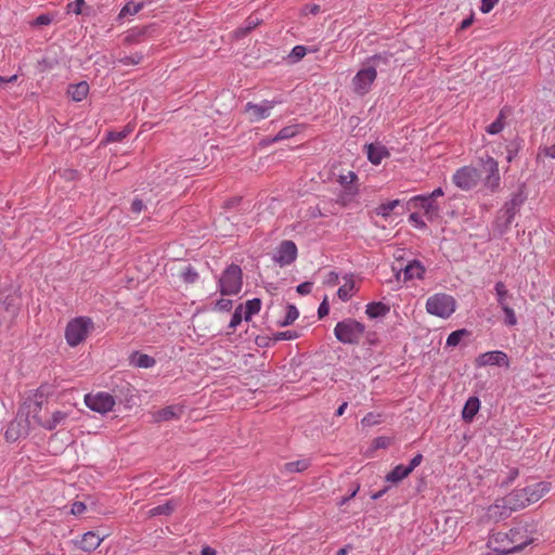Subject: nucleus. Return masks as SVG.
Segmentation results:
<instances>
[{"label": "nucleus", "mask_w": 555, "mask_h": 555, "mask_svg": "<svg viewBox=\"0 0 555 555\" xmlns=\"http://www.w3.org/2000/svg\"><path fill=\"white\" fill-rule=\"evenodd\" d=\"M68 95L76 102L85 100L89 93V85L86 81L69 86Z\"/></svg>", "instance_id": "25"}, {"label": "nucleus", "mask_w": 555, "mask_h": 555, "mask_svg": "<svg viewBox=\"0 0 555 555\" xmlns=\"http://www.w3.org/2000/svg\"><path fill=\"white\" fill-rule=\"evenodd\" d=\"M244 309V319L245 321H249L253 315L257 314L261 309V300L259 298H254L247 300L245 305H243Z\"/></svg>", "instance_id": "30"}, {"label": "nucleus", "mask_w": 555, "mask_h": 555, "mask_svg": "<svg viewBox=\"0 0 555 555\" xmlns=\"http://www.w3.org/2000/svg\"><path fill=\"white\" fill-rule=\"evenodd\" d=\"M501 308L505 313V324L508 326H515L517 324V318L511 305L504 304V306H501Z\"/></svg>", "instance_id": "40"}, {"label": "nucleus", "mask_w": 555, "mask_h": 555, "mask_svg": "<svg viewBox=\"0 0 555 555\" xmlns=\"http://www.w3.org/2000/svg\"><path fill=\"white\" fill-rule=\"evenodd\" d=\"M92 326L93 323L89 318L80 317L72 320L65 331L67 344L72 347L79 345L85 340Z\"/></svg>", "instance_id": "6"}, {"label": "nucleus", "mask_w": 555, "mask_h": 555, "mask_svg": "<svg viewBox=\"0 0 555 555\" xmlns=\"http://www.w3.org/2000/svg\"><path fill=\"white\" fill-rule=\"evenodd\" d=\"M28 427L23 424V420L17 418L16 423H12L5 431L8 440H16L21 436H27L29 434Z\"/></svg>", "instance_id": "24"}, {"label": "nucleus", "mask_w": 555, "mask_h": 555, "mask_svg": "<svg viewBox=\"0 0 555 555\" xmlns=\"http://www.w3.org/2000/svg\"><path fill=\"white\" fill-rule=\"evenodd\" d=\"M473 21H474V16L470 15L466 18H464L461 24H460V29H466L468 28L472 24H473Z\"/></svg>", "instance_id": "61"}, {"label": "nucleus", "mask_w": 555, "mask_h": 555, "mask_svg": "<svg viewBox=\"0 0 555 555\" xmlns=\"http://www.w3.org/2000/svg\"><path fill=\"white\" fill-rule=\"evenodd\" d=\"M399 271H403L404 278H424L425 267L418 260L409 261L404 267H400Z\"/></svg>", "instance_id": "22"}, {"label": "nucleus", "mask_w": 555, "mask_h": 555, "mask_svg": "<svg viewBox=\"0 0 555 555\" xmlns=\"http://www.w3.org/2000/svg\"><path fill=\"white\" fill-rule=\"evenodd\" d=\"M480 180V173L477 168L472 166H463L459 168L453 177V183L463 191L474 189Z\"/></svg>", "instance_id": "10"}, {"label": "nucleus", "mask_w": 555, "mask_h": 555, "mask_svg": "<svg viewBox=\"0 0 555 555\" xmlns=\"http://www.w3.org/2000/svg\"><path fill=\"white\" fill-rule=\"evenodd\" d=\"M353 291L354 284L353 281L351 280L350 283H346L345 285L338 288L337 295L343 301H347L352 297Z\"/></svg>", "instance_id": "38"}, {"label": "nucleus", "mask_w": 555, "mask_h": 555, "mask_svg": "<svg viewBox=\"0 0 555 555\" xmlns=\"http://www.w3.org/2000/svg\"><path fill=\"white\" fill-rule=\"evenodd\" d=\"M309 466L310 462L308 460H297L286 463L284 465V470L288 473H300L306 470Z\"/></svg>", "instance_id": "33"}, {"label": "nucleus", "mask_w": 555, "mask_h": 555, "mask_svg": "<svg viewBox=\"0 0 555 555\" xmlns=\"http://www.w3.org/2000/svg\"><path fill=\"white\" fill-rule=\"evenodd\" d=\"M391 441L392 440L389 437H384V436L377 437L373 441V447L375 449H386L391 444Z\"/></svg>", "instance_id": "47"}, {"label": "nucleus", "mask_w": 555, "mask_h": 555, "mask_svg": "<svg viewBox=\"0 0 555 555\" xmlns=\"http://www.w3.org/2000/svg\"><path fill=\"white\" fill-rule=\"evenodd\" d=\"M216 307L220 311H228L232 307V301L229 299H220L217 301Z\"/></svg>", "instance_id": "54"}, {"label": "nucleus", "mask_w": 555, "mask_h": 555, "mask_svg": "<svg viewBox=\"0 0 555 555\" xmlns=\"http://www.w3.org/2000/svg\"><path fill=\"white\" fill-rule=\"evenodd\" d=\"M86 511V505L82 502H74L72 504L70 513L73 515H81Z\"/></svg>", "instance_id": "53"}, {"label": "nucleus", "mask_w": 555, "mask_h": 555, "mask_svg": "<svg viewBox=\"0 0 555 555\" xmlns=\"http://www.w3.org/2000/svg\"><path fill=\"white\" fill-rule=\"evenodd\" d=\"M18 418L23 420L25 426L28 427V429L30 430L36 426L43 428V424L47 417L42 415L41 402L31 401L25 404V406H23V409L18 413Z\"/></svg>", "instance_id": "8"}, {"label": "nucleus", "mask_w": 555, "mask_h": 555, "mask_svg": "<svg viewBox=\"0 0 555 555\" xmlns=\"http://www.w3.org/2000/svg\"><path fill=\"white\" fill-rule=\"evenodd\" d=\"M469 335V332L465 328H461L457 331L452 332L448 338H447V347H456L463 337H466Z\"/></svg>", "instance_id": "35"}, {"label": "nucleus", "mask_w": 555, "mask_h": 555, "mask_svg": "<svg viewBox=\"0 0 555 555\" xmlns=\"http://www.w3.org/2000/svg\"><path fill=\"white\" fill-rule=\"evenodd\" d=\"M328 312H330V307H328L326 299H324L318 309L319 318L322 319V318L326 317L328 314Z\"/></svg>", "instance_id": "55"}, {"label": "nucleus", "mask_w": 555, "mask_h": 555, "mask_svg": "<svg viewBox=\"0 0 555 555\" xmlns=\"http://www.w3.org/2000/svg\"><path fill=\"white\" fill-rule=\"evenodd\" d=\"M221 278H242V269L237 264H230L228 266Z\"/></svg>", "instance_id": "44"}, {"label": "nucleus", "mask_w": 555, "mask_h": 555, "mask_svg": "<svg viewBox=\"0 0 555 555\" xmlns=\"http://www.w3.org/2000/svg\"><path fill=\"white\" fill-rule=\"evenodd\" d=\"M358 179V176L354 171H348L346 175H339L338 182L341 186H344L348 194L354 195L358 192L356 186H350Z\"/></svg>", "instance_id": "28"}, {"label": "nucleus", "mask_w": 555, "mask_h": 555, "mask_svg": "<svg viewBox=\"0 0 555 555\" xmlns=\"http://www.w3.org/2000/svg\"><path fill=\"white\" fill-rule=\"evenodd\" d=\"M514 512L511 505L507 503L506 496H502L496 499L491 505L487 507L483 518L486 521L498 522L508 518Z\"/></svg>", "instance_id": "13"}, {"label": "nucleus", "mask_w": 555, "mask_h": 555, "mask_svg": "<svg viewBox=\"0 0 555 555\" xmlns=\"http://www.w3.org/2000/svg\"><path fill=\"white\" fill-rule=\"evenodd\" d=\"M307 53V49L306 47L304 46H295L293 49H292V52L289 54V56L294 60V61H299L301 60Z\"/></svg>", "instance_id": "46"}, {"label": "nucleus", "mask_w": 555, "mask_h": 555, "mask_svg": "<svg viewBox=\"0 0 555 555\" xmlns=\"http://www.w3.org/2000/svg\"><path fill=\"white\" fill-rule=\"evenodd\" d=\"M521 203L522 199L519 198V196L515 195L504 204L501 210L502 216L499 217V219H504L503 229L501 230V232H505L509 228Z\"/></svg>", "instance_id": "18"}, {"label": "nucleus", "mask_w": 555, "mask_h": 555, "mask_svg": "<svg viewBox=\"0 0 555 555\" xmlns=\"http://www.w3.org/2000/svg\"><path fill=\"white\" fill-rule=\"evenodd\" d=\"M365 326L354 319L340 321L334 327V335L343 344L357 345L361 341Z\"/></svg>", "instance_id": "4"}, {"label": "nucleus", "mask_w": 555, "mask_h": 555, "mask_svg": "<svg viewBox=\"0 0 555 555\" xmlns=\"http://www.w3.org/2000/svg\"><path fill=\"white\" fill-rule=\"evenodd\" d=\"M311 289H312V283L308 282V281L297 286V292L301 295L309 294L311 292Z\"/></svg>", "instance_id": "56"}, {"label": "nucleus", "mask_w": 555, "mask_h": 555, "mask_svg": "<svg viewBox=\"0 0 555 555\" xmlns=\"http://www.w3.org/2000/svg\"><path fill=\"white\" fill-rule=\"evenodd\" d=\"M423 461V455L422 454H416L410 462V465L408 466V468H411V473L422 463Z\"/></svg>", "instance_id": "58"}, {"label": "nucleus", "mask_w": 555, "mask_h": 555, "mask_svg": "<svg viewBox=\"0 0 555 555\" xmlns=\"http://www.w3.org/2000/svg\"><path fill=\"white\" fill-rule=\"evenodd\" d=\"M499 0H481L480 11L483 14L491 12V10L495 7Z\"/></svg>", "instance_id": "50"}, {"label": "nucleus", "mask_w": 555, "mask_h": 555, "mask_svg": "<svg viewBox=\"0 0 555 555\" xmlns=\"http://www.w3.org/2000/svg\"><path fill=\"white\" fill-rule=\"evenodd\" d=\"M390 54H374L366 65L361 68L352 78L351 86L356 94L363 96L367 94L377 77V67L379 64H388Z\"/></svg>", "instance_id": "3"}, {"label": "nucleus", "mask_w": 555, "mask_h": 555, "mask_svg": "<svg viewBox=\"0 0 555 555\" xmlns=\"http://www.w3.org/2000/svg\"><path fill=\"white\" fill-rule=\"evenodd\" d=\"M380 422V415L378 414H373V413H367L361 421L362 425L364 426H374V425H377L379 424Z\"/></svg>", "instance_id": "45"}, {"label": "nucleus", "mask_w": 555, "mask_h": 555, "mask_svg": "<svg viewBox=\"0 0 555 555\" xmlns=\"http://www.w3.org/2000/svg\"><path fill=\"white\" fill-rule=\"evenodd\" d=\"M552 489V483L547 481H540L524 488H518L506 494L507 503L511 505L513 512H518L527 506L538 502Z\"/></svg>", "instance_id": "2"}, {"label": "nucleus", "mask_w": 555, "mask_h": 555, "mask_svg": "<svg viewBox=\"0 0 555 555\" xmlns=\"http://www.w3.org/2000/svg\"><path fill=\"white\" fill-rule=\"evenodd\" d=\"M408 209L411 208H417L422 209L424 211L425 217L433 221L435 218L439 216L440 207L436 203V201H433L430 197H428L425 194L415 195L409 199L406 203Z\"/></svg>", "instance_id": "12"}, {"label": "nucleus", "mask_w": 555, "mask_h": 555, "mask_svg": "<svg viewBox=\"0 0 555 555\" xmlns=\"http://www.w3.org/2000/svg\"><path fill=\"white\" fill-rule=\"evenodd\" d=\"M283 102L284 100L281 96H276L272 100H263L260 103L247 102L245 105V112L250 114L251 121H260L268 118L271 111Z\"/></svg>", "instance_id": "9"}, {"label": "nucleus", "mask_w": 555, "mask_h": 555, "mask_svg": "<svg viewBox=\"0 0 555 555\" xmlns=\"http://www.w3.org/2000/svg\"><path fill=\"white\" fill-rule=\"evenodd\" d=\"M201 555H216V551L209 546L203 547Z\"/></svg>", "instance_id": "63"}, {"label": "nucleus", "mask_w": 555, "mask_h": 555, "mask_svg": "<svg viewBox=\"0 0 555 555\" xmlns=\"http://www.w3.org/2000/svg\"><path fill=\"white\" fill-rule=\"evenodd\" d=\"M480 165L486 173L483 186L490 192H496L501 184L499 163L492 156L487 155L480 158Z\"/></svg>", "instance_id": "7"}, {"label": "nucleus", "mask_w": 555, "mask_h": 555, "mask_svg": "<svg viewBox=\"0 0 555 555\" xmlns=\"http://www.w3.org/2000/svg\"><path fill=\"white\" fill-rule=\"evenodd\" d=\"M495 292L500 306H504V304H509V299L512 298V296L508 294V291L506 289L504 283L499 282L495 285Z\"/></svg>", "instance_id": "37"}, {"label": "nucleus", "mask_w": 555, "mask_h": 555, "mask_svg": "<svg viewBox=\"0 0 555 555\" xmlns=\"http://www.w3.org/2000/svg\"><path fill=\"white\" fill-rule=\"evenodd\" d=\"M455 299L443 293L435 294L426 301V311L441 319H448L455 311Z\"/></svg>", "instance_id": "5"}, {"label": "nucleus", "mask_w": 555, "mask_h": 555, "mask_svg": "<svg viewBox=\"0 0 555 555\" xmlns=\"http://www.w3.org/2000/svg\"><path fill=\"white\" fill-rule=\"evenodd\" d=\"M443 190L441 188L435 189L431 193L426 194L428 197H430L433 201H436L437 197L442 196Z\"/></svg>", "instance_id": "60"}, {"label": "nucleus", "mask_w": 555, "mask_h": 555, "mask_svg": "<svg viewBox=\"0 0 555 555\" xmlns=\"http://www.w3.org/2000/svg\"><path fill=\"white\" fill-rule=\"evenodd\" d=\"M476 365L487 366V365H498V366H509V360L505 352L500 350L488 351L481 353L475 361Z\"/></svg>", "instance_id": "16"}, {"label": "nucleus", "mask_w": 555, "mask_h": 555, "mask_svg": "<svg viewBox=\"0 0 555 555\" xmlns=\"http://www.w3.org/2000/svg\"><path fill=\"white\" fill-rule=\"evenodd\" d=\"M70 411L55 410L51 412V415L46 418L43 428L47 430H53L57 426L65 425L69 418Z\"/></svg>", "instance_id": "20"}, {"label": "nucleus", "mask_w": 555, "mask_h": 555, "mask_svg": "<svg viewBox=\"0 0 555 555\" xmlns=\"http://www.w3.org/2000/svg\"><path fill=\"white\" fill-rule=\"evenodd\" d=\"M133 130V126L131 125H128L127 127H125L124 130L121 131H111L108 133V141H112V142H118V141H121L122 139H125L126 137L129 135L130 132H132Z\"/></svg>", "instance_id": "39"}, {"label": "nucleus", "mask_w": 555, "mask_h": 555, "mask_svg": "<svg viewBox=\"0 0 555 555\" xmlns=\"http://www.w3.org/2000/svg\"><path fill=\"white\" fill-rule=\"evenodd\" d=\"M543 153L545 156H547L550 158H555V143L551 146L544 147Z\"/></svg>", "instance_id": "59"}, {"label": "nucleus", "mask_w": 555, "mask_h": 555, "mask_svg": "<svg viewBox=\"0 0 555 555\" xmlns=\"http://www.w3.org/2000/svg\"><path fill=\"white\" fill-rule=\"evenodd\" d=\"M363 151L367 160L374 166L380 165L384 159L390 157L389 149L380 141L364 144Z\"/></svg>", "instance_id": "15"}, {"label": "nucleus", "mask_w": 555, "mask_h": 555, "mask_svg": "<svg viewBox=\"0 0 555 555\" xmlns=\"http://www.w3.org/2000/svg\"><path fill=\"white\" fill-rule=\"evenodd\" d=\"M83 7H85V0H75L74 2H70L67 5V10H68V12L79 15V14H81Z\"/></svg>", "instance_id": "48"}, {"label": "nucleus", "mask_w": 555, "mask_h": 555, "mask_svg": "<svg viewBox=\"0 0 555 555\" xmlns=\"http://www.w3.org/2000/svg\"><path fill=\"white\" fill-rule=\"evenodd\" d=\"M243 309H244L243 305H240V306L236 307L234 313L232 314L230 324H229V326L231 328H235L242 322V320L244 319Z\"/></svg>", "instance_id": "43"}, {"label": "nucleus", "mask_w": 555, "mask_h": 555, "mask_svg": "<svg viewBox=\"0 0 555 555\" xmlns=\"http://www.w3.org/2000/svg\"><path fill=\"white\" fill-rule=\"evenodd\" d=\"M183 405L172 404L154 412L153 417L155 422H166L180 418L183 415Z\"/></svg>", "instance_id": "19"}, {"label": "nucleus", "mask_w": 555, "mask_h": 555, "mask_svg": "<svg viewBox=\"0 0 555 555\" xmlns=\"http://www.w3.org/2000/svg\"><path fill=\"white\" fill-rule=\"evenodd\" d=\"M411 474V468L402 464L397 465L391 472L386 475V481L397 483Z\"/></svg>", "instance_id": "26"}, {"label": "nucleus", "mask_w": 555, "mask_h": 555, "mask_svg": "<svg viewBox=\"0 0 555 555\" xmlns=\"http://www.w3.org/2000/svg\"><path fill=\"white\" fill-rule=\"evenodd\" d=\"M480 408V401L477 397H469L463 408L462 417L465 422H472Z\"/></svg>", "instance_id": "23"}, {"label": "nucleus", "mask_w": 555, "mask_h": 555, "mask_svg": "<svg viewBox=\"0 0 555 555\" xmlns=\"http://www.w3.org/2000/svg\"><path fill=\"white\" fill-rule=\"evenodd\" d=\"M299 317V311L294 305L286 307V315L283 321L280 322V326H287L293 324Z\"/></svg>", "instance_id": "36"}, {"label": "nucleus", "mask_w": 555, "mask_h": 555, "mask_svg": "<svg viewBox=\"0 0 555 555\" xmlns=\"http://www.w3.org/2000/svg\"><path fill=\"white\" fill-rule=\"evenodd\" d=\"M389 312V307L383 302H371L366 306L365 313L372 318L376 319L379 317H384Z\"/></svg>", "instance_id": "29"}, {"label": "nucleus", "mask_w": 555, "mask_h": 555, "mask_svg": "<svg viewBox=\"0 0 555 555\" xmlns=\"http://www.w3.org/2000/svg\"><path fill=\"white\" fill-rule=\"evenodd\" d=\"M351 548V545H346L337 551V555H347Z\"/></svg>", "instance_id": "64"}, {"label": "nucleus", "mask_w": 555, "mask_h": 555, "mask_svg": "<svg viewBox=\"0 0 555 555\" xmlns=\"http://www.w3.org/2000/svg\"><path fill=\"white\" fill-rule=\"evenodd\" d=\"M104 539L105 535H100L94 531H88L83 533L80 539L74 540L73 543L79 550L90 553L96 550Z\"/></svg>", "instance_id": "17"}, {"label": "nucleus", "mask_w": 555, "mask_h": 555, "mask_svg": "<svg viewBox=\"0 0 555 555\" xmlns=\"http://www.w3.org/2000/svg\"><path fill=\"white\" fill-rule=\"evenodd\" d=\"M535 529L532 524L519 521L507 532H496L488 540V547L495 555H508L522 551L535 541Z\"/></svg>", "instance_id": "1"}, {"label": "nucleus", "mask_w": 555, "mask_h": 555, "mask_svg": "<svg viewBox=\"0 0 555 555\" xmlns=\"http://www.w3.org/2000/svg\"><path fill=\"white\" fill-rule=\"evenodd\" d=\"M139 12V3L137 2H129L127 3L120 11L118 17L124 18L128 15H134Z\"/></svg>", "instance_id": "42"}, {"label": "nucleus", "mask_w": 555, "mask_h": 555, "mask_svg": "<svg viewBox=\"0 0 555 555\" xmlns=\"http://www.w3.org/2000/svg\"><path fill=\"white\" fill-rule=\"evenodd\" d=\"M504 113L501 111L496 119L487 127L486 131L491 135L499 134L504 129Z\"/></svg>", "instance_id": "34"}, {"label": "nucleus", "mask_w": 555, "mask_h": 555, "mask_svg": "<svg viewBox=\"0 0 555 555\" xmlns=\"http://www.w3.org/2000/svg\"><path fill=\"white\" fill-rule=\"evenodd\" d=\"M297 337H298L297 332L285 331V332L278 333L275 338L279 340H293V339H296Z\"/></svg>", "instance_id": "51"}, {"label": "nucleus", "mask_w": 555, "mask_h": 555, "mask_svg": "<svg viewBox=\"0 0 555 555\" xmlns=\"http://www.w3.org/2000/svg\"><path fill=\"white\" fill-rule=\"evenodd\" d=\"M16 80H17V75H13V76H11L9 78L0 76V85L1 83H8V82H14Z\"/></svg>", "instance_id": "62"}, {"label": "nucleus", "mask_w": 555, "mask_h": 555, "mask_svg": "<svg viewBox=\"0 0 555 555\" xmlns=\"http://www.w3.org/2000/svg\"><path fill=\"white\" fill-rule=\"evenodd\" d=\"M408 221L411 225H413L414 228L416 229H420V230H424L427 228V224L426 222L423 220V218L421 217L420 214L417 212H412L409 218H408Z\"/></svg>", "instance_id": "41"}, {"label": "nucleus", "mask_w": 555, "mask_h": 555, "mask_svg": "<svg viewBox=\"0 0 555 555\" xmlns=\"http://www.w3.org/2000/svg\"><path fill=\"white\" fill-rule=\"evenodd\" d=\"M298 133L297 126H286L282 128L273 138H271V142H279L282 140L291 139Z\"/></svg>", "instance_id": "32"}, {"label": "nucleus", "mask_w": 555, "mask_h": 555, "mask_svg": "<svg viewBox=\"0 0 555 555\" xmlns=\"http://www.w3.org/2000/svg\"><path fill=\"white\" fill-rule=\"evenodd\" d=\"M400 205V201L399 199H393V201H389V202H386V203H382L380 205H378L376 207V215L377 216H380L383 218H387L390 216L391 211Z\"/></svg>", "instance_id": "31"}, {"label": "nucleus", "mask_w": 555, "mask_h": 555, "mask_svg": "<svg viewBox=\"0 0 555 555\" xmlns=\"http://www.w3.org/2000/svg\"><path fill=\"white\" fill-rule=\"evenodd\" d=\"M297 257V246L293 241H283L275 249L272 259L280 266L292 263Z\"/></svg>", "instance_id": "14"}, {"label": "nucleus", "mask_w": 555, "mask_h": 555, "mask_svg": "<svg viewBox=\"0 0 555 555\" xmlns=\"http://www.w3.org/2000/svg\"><path fill=\"white\" fill-rule=\"evenodd\" d=\"M155 364V360L146 354L141 353V367H152Z\"/></svg>", "instance_id": "57"}, {"label": "nucleus", "mask_w": 555, "mask_h": 555, "mask_svg": "<svg viewBox=\"0 0 555 555\" xmlns=\"http://www.w3.org/2000/svg\"><path fill=\"white\" fill-rule=\"evenodd\" d=\"M85 403L90 410L104 414L113 410L115 400L108 392L101 391L86 395Z\"/></svg>", "instance_id": "11"}, {"label": "nucleus", "mask_w": 555, "mask_h": 555, "mask_svg": "<svg viewBox=\"0 0 555 555\" xmlns=\"http://www.w3.org/2000/svg\"><path fill=\"white\" fill-rule=\"evenodd\" d=\"M52 22V17L48 14L39 15L33 23L35 26L49 25Z\"/></svg>", "instance_id": "52"}, {"label": "nucleus", "mask_w": 555, "mask_h": 555, "mask_svg": "<svg viewBox=\"0 0 555 555\" xmlns=\"http://www.w3.org/2000/svg\"><path fill=\"white\" fill-rule=\"evenodd\" d=\"M172 509H173V507L169 503H167V504L154 507L153 509H151L150 513L152 516H154V515H160V514H169Z\"/></svg>", "instance_id": "49"}, {"label": "nucleus", "mask_w": 555, "mask_h": 555, "mask_svg": "<svg viewBox=\"0 0 555 555\" xmlns=\"http://www.w3.org/2000/svg\"><path fill=\"white\" fill-rule=\"evenodd\" d=\"M169 270L171 275L177 278L189 279L198 276V273L193 269V267L184 261L171 262Z\"/></svg>", "instance_id": "21"}, {"label": "nucleus", "mask_w": 555, "mask_h": 555, "mask_svg": "<svg viewBox=\"0 0 555 555\" xmlns=\"http://www.w3.org/2000/svg\"><path fill=\"white\" fill-rule=\"evenodd\" d=\"M222 295H237L242 289V280H219Z\"/></svg>", "instance_id": "27"}]
</instances>
